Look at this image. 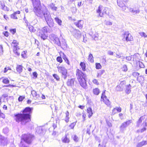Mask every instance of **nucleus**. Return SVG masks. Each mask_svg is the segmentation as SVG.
<instances>
[{"instance_id": "1", "label": "nucleus", "mask_w": 147, "mask_h": 147, "mask_svg": "<svg viewBox=\"0 0 147 147\" xmlns=\"http://www.w3.org/2000/svg\"><path fill=\"white\" fill-rule=\"evenodd\" d=\"M34 11L36 15L41 18H44L49 26L51 28L54 26V23L50 12L45 7L40 9L38 6H34Z\"/></svg>"}, {"instance_id": "2", "label": "nucleus", "mask_w": 147, "mask_h": 147, "mask_svg": "<svg viewBox=\"0 0 147 147\" xmlns=\"http://www.w3.org/2000/svg\"><path fill=\"white\" fill-rule=\"evenodd\" d=\"M33 108L26 107L20 113L15 115V120L16 122L20 123L21 125H24L31 121L30 117Z\"/></svg>"}, {"instance_id": "3", "label": "nucleus", "mask_w": 147, "mask_h": 147, "mask_svg": "<svg viewBox=\"0 0 147 147\" xmlns=\"http://www.w3.org/2000/svg\"><path fill=\"white\" fill-rule=\"evenodd\" d=\"M76 75L80 85L84 88L86 89V76L82 71L78 69L76 70Z\"/></svg>"}, {"instance_id": "4", "label": "nucleus", "mask_w": 147, "mask_h": 147, "mask_svg": "<svg viewBox=\"0 0 147 147\" xmlns=\"http://www.w3.org/2000/svg\"><path fill=\"white\" fill-rule=\"evenodd\" d=\"M34 138L33 135L30 134H27L23 135L21 139L25 143L29 144L31 143Z\"/></svg>"}, {"instance_id": "5", "label": "nucleus", "mask_w": 147, "mask_h": 147, "mask_svg": "<svg viewBox=\"0 0 147 147\" xmlns=\"http://www.w3.org/2000/svg\"><path fill=\"white\" fill-rule=\"evenodd\" d=\"M38 31L39 33V36L43 40H45L47 37V28L44 27L41 30H39Z\"/></svg>"}, {"instance_id": "6", "label": "nucleus", "mask_w": 147, "mask_h": 147, "mask_svg": "<svg viewBox=\"0 0 147 147\" xmlns=\"http://www.w3.org/2000/svg\"><path fill=\"white\" fill-rule=\"evenodd\" d=\"M50 41L51 43L57 45H60L59 40L57 36L54 34H52L49 35Z\"/></svg>"}, {"instance_id": "7", "label": "nucleus", "mask_w": 147, "mask_h": 147, "mask_svg": "<svg viewBox=\"0 0 147 147\" xmlns=\"http://www.w3.org/2000/svg\"><path fill=\"white\" fill-rule=\"evenodd\" d=\"M132 122L131 120H129L121 123L119 127L120 131L123 133L126 129L127 127Z\"/></svg>"}, {"instance_id": "8", "label": "nucleus", "mask_w": 147, "mask_h": 147, "mask_svg": "<svg viewBox=\"0 0 147 147\" xmlns=\"http://www.w3.org/2000/svg\"><path fill=\"white\" fill-rule=\"evenodd\" d=\"M57 68L58 69V71L61 73L62 77L64 79H65L67 76V70L64 67L59 66H58Z\"/></svg>"}, {"instance_id": "9", "label": "nucleus", "mask_w": 147, "mask_h": 147, "mask_svg": "<svg viewBox=\"0 0 147 147\" xmlns=\"http://www.w3.org/2000/svg\"><path fill=\"white\" fill-rule=\"evenodd\" d=\"M103 9L102 7V6L100 5L97 10V13H99L100 16L103 17L105 14L107 10H108V8L105 7L102 11Z\"/></svg>"}, {"instance_id": "10", "label": "nucleus", "mask_w": 147, "mask_h": 147, "mask_svg": "<svg viewBox=\"0 0 147 147\" xmlns=\"http://www.w3.org/2000/svg\"><path fill=\"white\" fill-rule=\"evenodd\" d=\"M123 39H125L127 41L132 40L133 37L128 31L125 32L123 33Z\"/></svg>"}, {"instance_id": "11", "label": "nucleus", "mask_w": 147, "mask_h": 147, "mask_svg": "<svg viewBox=\"0 0 147 147\" xmlns=\"http://www.w3.org/2000/svg\"><path fill=\"white\" fill-rule=\"evenodd\" d=\"M126 84L125 81H122L120 84L116 87V90L118 91H122L123 90Z\"/></svg>"}, {"instance_id": "12", "label": "nucleus", "mask_w": 147, "mask_h": 147, "mask_svg": "<svg viewBox=\"0 0 147 147\" xmlns=\"http://www.w3.org/2000/svg\"><path fill=\"white\" fill-rule=\"evenodd\" d=\"M59 43L60 45H57L58 46H60L61 48L64 50H66L67 48V45L65 41V40L61 38L59 40Z\"/></svg>"}, {"instance_id": "13", "label": "nucleus", "mask_w": 147, "mask_h": 147, "mask_svg": "<svg viewBox=\"0 0 147 147\" xmlns=\"http://www.w3.org/2000/svg\"><path fill=\"white\" fill-rule=\"evenodd\" d=\"M8 140L7 138L0 136V145L1 146H4L7 144Z\"/></svg>"}, {"instance_id": "14", "label": "nucleus", "mask_w": 147, "mask_h": 147, "mask_svg": "<svg viewBox=\"0 0 147 147\" xmlns=\"http://www.w3.org/2000/svg\"><path fill=\"white\" fill-rule=\"evenodd\" d=\"M73 36L76 38H80L81 36V34L80 32L78 30H74L72 33Z\"/></svg>"}, {"instance_id": "15", "label": "nucleus", "mask_w": 147, "mask_h": 147, "mask_svg": "<svg viewBox=\"0 0 147 147\" xmlns=\"http://www.w3.org/2000/svg\"><path fill=\"white\" fill-rule=\"evenodd\" d=\"M118 5L122 8V10L125 11L126 7L124 3H123L122 0H117Z\"/></svg>"}, {"instance_id": "16", "label": "nucleus", "mask_w": 147, "mask_h": 147, "mask_svg": "<svg viewBox=\"0 0 147 147\" xmlns=\"http://www.w3.org/2000/svg\"><path fill=\"white\" fill-rule=\"evenodd\" d=\"M146 116L145 115L141 116L139 119H141V121L143 122L142 124V125L143 126H147V123L146 122Z\"/></svg>"}, {"instance_id": "17", "label": "nucleus", "mask_w": 147, "mask_h": 147, "mask_svg": "<svg viewBox=\"0 0 147 147\" xmlns=\"http://www.w3.org/2000/svg\"><path fill=\"white\" fill-rule=\"evenodd\" d=\"M84 24L83 21L80 20L74 22V24L80 29H81L83 27Z\"/></svg>"}, {"instance_id": "18", "label": "nucleus", "mask_w": 147, "mask_h": 147, "mask_svg": "<svg viewBox=\"0 0 147 147\" xmlns=\"http://www.w3.org/2000/svg\"><path fill=\"white\" fill-rule=\"evenodd\" d=\"M48 7L52 11H56L57 7L55 6V5L53 3H51L48 5Z\"/></svg>"}, {"instance_id": "19", "label": "nucleus", "mask_w": 147, "mask_h": 147, "mask_svg": "<svg viewBox=\"0 0 147 147\" xmlns=\"http://www.w3.org/2000/svg\"><path fill=\"white\" fill-rule=\"evenodd\" d=\"M74 81L75 79H68L66 84L68 86L72 87L74 85Z\"/></svg>"}, {"instance_id": "20", "label": "nucleus", "mask_w": 147, "mask_h": 147, "mask_svg": "<svg viewBox=\"0 0 147 147\" xmlns=\"http://www.w3.org/2000/svg\"><path fill=\"white\" fill-rule=\"evenodd\" d=\"M131 86L129 84L126 86V89L125 90V92L127 94H129L131 92Z\"/></svg>"}, {"instance_id": "21", "label": "nucleus", "mask_w": 147, "mask_h": 147, "mask_svg": "<svg viewBox=\"0 0 147 147\" xmlns=\"http://www.w3.org/2000/svg\"><path fill=\"white\" fill-rule=\"evenodd\" d=\"M102 99H103V101L107 106L108 107L110 105V102L109 99L107 98V96H105V97L103 98Z\"/></svg>"}, {"instance_id": "22", "label": "nucleus", "mask_w": 147, "mask_h": 147, "mask_svg": "<svg viewBox=\"0 0 147 147\" xmlns=\"http://www.w3.org/2000/svg\"><path fill=\"white\" fill-rule=\"evenodd\" d=\"M146 144H147V141H143L138 143L136 145V147H142L143 146Z\"/></svg>"}, {"instance_id": "23", "label": "nucleus", "mask_w": 147, "mask_h": 147, "mask_svg": "<svg viewBox=\"0 0 147 147\" xmlns=\"http://www.w3.org/2000/svg\"><path fill=\"white\" fill-rule=\"evenodd\" d=\"M87 112L88 114V117L90 118L93 114V111L91 107H89L87 109Z\"/></svg>"}, {"instance_id": "24", "label": "nucleus", "mask_w": 147, "mask_h": 147, "mask_svg": "<svg viewBox=\"0 0 147 147\" xmlns=\"http://www.w3.org/2000/svg\"><path fill=\"white\" fill-rule=\"evenodd\" d=\"M19 49L20 48L19 47L13 48V52L16 55H17L18 56H19L20 55V53L18 52V50H19Z\"/></svg>"}, {"instance_id": "25", "label": "nucleus", "mask_w": 147, "mask_h": 147, "mask_svg": "<svg viewBox=\"0 0 147 147\" xmlns=\"http://www.w3.org/2000/svg\"><path fill=\"white\" fill-rule=\"evenodd\" d=\"M23 66L20 65H18L16 67L17 71L19 73L22 72L23 70Z\"/></svg>"}, {"instance_id": "26", "label": "nucleus", "mask_w": 147, "mask_h": 147, "mask_svg": "<svg viewBox=\"0 0 147 147\" xmlns=\"http://www.w3.org/2000/svg\"><path fill=\"white\" fill-rule=\"evenodd\" d=\"M66 116L65 118V120L66 123H67L69 121V113L68 111H67L66 113Z\"/></svg>"}, {"instance_id": "27", "label": "nucleus", "mask_w": 147, "mask_h": 147, "mask_svg": "<svg viewBox=\"0 0 147 147\" xmlns=\"http://www.w3.org/2000/svg\"><path fill=\"white\" fill-rule=\"evenodd\" d=\"M129 10L130 11L135 14L138 13L140 12V10L138 9L137 10H135L133 8H130Z\"/></svg>"}, {"instance_id": "28", "label": "nucleus", "mask_w": 147, "mask_h": 147, "mask_svg": "<svg viewBox=\"0 0 147 147\" xmlns=\"http://www.w3.org/2000/svg\"><path fill=\"white\" fill-rule=\"evenodd\" d=\"M144 78L142 76H138L137 78V80L140 83H142L144 81Z\"/></svg>"}, {"instance_id": "29", "label": "nucleus", "mask_w": 147, "mask_h": 147, "mask_svg": "<svg viewBox=\"0 0 147 147\" xmlns=\"http://www.w3.org/2000/svg\"><path fill=\"white\" fill-rule=\"evenodd\" d=\"M18 43L17 42L16 40H13L11 44V46L13 47V48L16 47H18Z\"/></svg>"}, {"instance_id": "30", "label": "nucleus", "mask_w": 147, "mask_h": 147, "mask_svg": "<svg viewBox=\"0 0 147 147\" xmlns=\"http://www.w3.org/2000/svg\"><path fill=\"white\" fill-rule=\"evenodd\" d=\"M23 140H21L20 144L19 145V147H27V146L26 145L25 143L23 142Z\"/></svg>"}, {"instance_id": "31", "label": "nucleus", "mask_w": 147, "mask_h": 147, "mask_svg": "<svg viewBox=\"0 0 147 147\" xmlns=\"http://www.w3.org/2000/svg\"><path fill=\"white\" fill-rule=\"evenodd\" d=\"M93 92L94 94L98 95L99 93L100 90L98 88H95L93 89Z\"/></svg>"}, {"instance_id": "32", "label": "nucleus", "mask_w": 147, "mask_h": 147, "mask_svg": "<svg viewBox=\"0 0 147 147\" xmlns=\"http://www.w3.org/2000/svg\"><path fill=\"white\" fill-rule=\"evenodd\" d=\"M88 60L89 61H90L91 63H92L94 62L93 56L92 54H90L89 55L88 58Z\"/></svg>"}, {"instance_id": "33", "label": "nucleus", "mask_w": 147, "mask_h": 147, "mask_svg": "<svg viewBox=\"0 0 147 147\" xmlns=\"http://www.w3.org/2000/svg\"><path fill=\"white\" fill-rule=\"evenodd\" d=\"M80 65L81 66L82 70L83 71H86V65L85 64L84 62H81L80 63Z\"/></svg>"}, {"instance_id": "34", "label": "nucleus", "mask_w": 147, "mask_h": 147, "mask_svg": "<svg viewBox=\"0 0 147 147\" xmlns=\"http://www.w3.org/2000/svg\"><path fill=\"white\" fill-rule=\"evenodd\" d=\"M55 21L59 25H61L62 21L61 20L57 17L55 18Z\"/></svg>"}, {"instance_id": "35", "label": "nucleus", "mask_w": 147, "mask_h": 147, "mask_svg": "<svg viewBox=\"0 0 147 147\" xmlns=\"http://www.w3.org/2000/svg\"><path fill=\"white\" fill-rule=\"evenodd\" d=\"M28 28L30 31L32 32H34L36 31V30L34 29V27L32 26H29Z\"/></svg>"}, {"instance_id": "36", "label": "nucleus", "mask_w": 147, "mask_h": 147, "mask_svg": "<svg viewBox=\"0 0 147 147\" xmlns=\"http://www.w3.org/2000/svg\"><path fill=\"white\" fill-rule=\"evenodd\" d=\"M32 94L33 95V96H35L36 98H38L39 96V95L37 94L36 92L35 91H32Z\"/></svg>"}, {"instance_id": "37", "label": "nucleus", "mask_w": 147, "mask_h": 147, "mask_svg": "<svg viewBox=\"0 0 147 147\" xmlns=\"http://www.w3.org/2000/svg\"><path fill=\"white\" fill-rule=\"evenodd\" d=\"M62 141L64 143H69V139L66 136L62 140Z\"/></svg>"}, {"instance_id": "38", "label": "nucleus", "mask_w": 147, "mask_h": 147, "mask_svg": "<svg viewBox=\"0 0 147 147\" xmlns=\"http://www.w3.org/2000/svg\"><path fill=\"white\" fill-rule=\"evenodd\" d=\"M3 82L5 84H8L9 83V81L7 78H4L3 80Z\"/></svg>"}, {"instance_id": "39", "label": "nucleus", "mask_w": 147, "mask_h": 147, "mask_svg": "<svg viewBox=\"0 0 147 147\" xmlns=\"http://www.w3.org/2000/svg\"><path fill=\"white\" fill-rule=\"evenodd\" d=\"M143 122L141 121V119H139L138 120L137 122L136 126L137 127H139L141 125V123Z\"/></svg>"}, {"instance_id": "40", "label": "nucleus", "mask_w": 147, "mask_h": 147, "mask_svg": "<svg viewBox=\"0 0 147 147\" xmlns=\"http://www.w3.org/2000/svg\"><path fill=\"white\" fill-rule=\"evenodd\" d=\"M11 17L14 19H18L16 15L14 13L13 14L11 15Z\"/></svg>"}, {"instance_id": "41", "label": "nucleus", "mask_w": 147, "mask_h": 147, "mask_svg": "<svg viewBox=\"0 0 147 147\" xmlns=\"http://www.w3.org/2000/svg\"><path fill=\"white\" fill-rule=\"evenodd\" d=\"M53 77L55 79L59 81L60 80V78L59 76L57 74H53Z\"/></svg>"}, {"instance_id": "42", "label": "nucleus", "mask_w": 147, "mask_h": 147, "mask_svg": "<svg viewBox=\"0 0 147 147\" xmlns=\"http://www.w3.org/2000/svg\"><path fill=\"white\" fill-rule=\"evenodd\" d=\"M9 129L7 127H5L3 129V132L5 134H7L9 132Z\"/></svg>"}, {"instance_id": "43", "label": "nucleus", "mask_w": 147, "mask_h": 147, "mask_svg": "<svg viewBox=\"0 0 147 147\" xmlns=\"http://www.w3.org/2000/svg\"><path fill=\"white\" fill-rule=\"evenodd\" d=\"M140 75L139 73L137 72H134L132 73V76H134L135 77H137L138 76Z\"/></svg>"}, {"instance_id": "44", "label": "nucleus", "mask_w": 147, "mask_h": 147, "mask_svg": "<svg viewBox=\"0 0 147 147\" xmlns=\"http://www.w3.org/2000/svg\"><path fill=\"white\" fill-rule=\"evenodd\" d=\"M73 138L74 141L75 142H77L78 141L79 139L78 137L76 135H74Z\"/></svg>"}, {"instance_id": "45", "label": "nucleus", "mask_w": 147, "mask_h": 147, "mask_svg": "<svg viewBox=\"0 0 147 147\" xmlns=\"http://www.w3.org/2000/svg\"><path fill=\"white\" fill-rule=\"evenodd\" d=\"M96 67L97 69H99L101 68V66L99 63H96Z\"/></svg>"}, {"instance_id": "46", "label": "nucleus", "mask_w": 147, "mask_h": 147, "mask_svg": "<svg viewBox=\"0 0 147 147\" xmlns=\"http://www.w3.org/2000/svg\"><path fill=\"white\" fill-rule=\"evenodd\" d=\"M121 109L120 107H116L113 109V111L116 110L118 112H120L121 111Z\"/></svg>"}, {"instance_id": "47", "label": "nucleus", "mask_w": 147, "mask_h": 147, "mask_svg": "<svg viewBox=\"0 0 147 147\" xmlns=\"http://www.w3.org/2000/svg\"><path fill=\"white\" fill-rule=\"evenodd\" d=\"M123 70L124 71H126L127 70V66L126 65H124L122 67Z\"/></svg>"}, {"instance_id": "48", "label": "nucleus", "mask_w": 147, "mask_h": 147, "mask_svg": "<svg viewBox=\"0 0 147 147\" xmlns=\"http://www.w3.org/2000/svg\"><path fill=\"white\" fill-rule=\"evenodd\" d=\"M24 98V96H20L18 98V100L19 102L22 101Z\"/></svg>"}, {"instance_id": "49", "label": "nucleus", "mask_w": 147, "mask_h": 147, "mask_svg": "<svg viewBox=\"0 0 147 147\" xmlns=\"http://www.w3.org/2000/svg\"><path fill=\"white\" fill-rule=\"evenodd\" d=\"M57 61L60 63L62 62V60L61 58L60 57H58L57 58Z\"/></svg>"}, {"instance_id": "50", "label": "nucleus", "mask_w": 147, "mask_h": 147, "mask_svg": "<svg viewBox=\"0 0 147 147\" xmlns=\"http://www.w3.org/2000/svg\"><path fill=\"white\" fill-rule=\"evenodd\" d=\"M105 24L107 25H111L112 24V23L109 21H105Z\"/></svg>"}, {"instance_id": "51", "label": "nucleus", "mask_w": 147, "mask_h": 147, "mask_svg": "<svg viewBox=\"0 0 147 147\" xmlns=\"http://www.w3.org/2000/svg\"><path fill=\"white\" fill-rule=\"evenodd\" d=\"M2 96V98H3V97L4 98H6V99L7 100H8V95L7 94H3V95H2V96Z\"/></svg>"}, {"instance_id": "52", "label": "nucleus", "mask_w": 147, "mask_h": 147, "mask_svg": "<svg viewBox=\"0 0 147 147\" xmlns=\"http://www.w3.org/2000/svg\"><path fill=\"white\" fill-rule=\"evenodd\" d=\"M140 34L142 36H144V37H147V35L144 32H141L140 33Z\"/></svg>"}, {"instance_id": "53", "label": "nucleus", "mask_w": 147, "mask_h": 147, "mask_svg": "<svg viewBox=\"0 0 147 147\" xmlns=\"http://www.w3.org/2000/svg\"><path fill=\"white\" fill-rule=\"evenodd\" d=\"M10 32L13 34H14L16 32V29H11L10 30Z\"/></svg>"}, {"instance_id": "54", "label": "nucleus", "mask_w": 147, "mask_h": 147, "mask_svg": "<svg viewBox=\"0 0 147 147\" xmlns=\"http://www.w3.org/2000/svg\"><path fill=\"white\" fill-rule=\"evenodd\" d=\"M76 125V123L74 122L71 123L70 125H69V127H71V129H73L74 128V127L75 125Z\"/></svg>"}, {"instance_id": "55", "label": "nucleus", "mask_w": 147, "mask_h": 147, "mask_svg": "<svg viewBox=\"0 0 147 147\" xmlns=\"http://www.w3.org/2000/svg\"><path fill=\"white\" fill-rule=\"evenodd\" d=\"M0 117L3 118H4L5 117V115L3 113L1 112V110L0 109Z\"/></svg>"}, {"instance_id": "56", "label": "nucleus", "mask_w": 147, "mask_h": 147, "mask_svg": "<svg viewBox=\"0 0 147 147\" xmlns=\"http://www.w3.org/2000/svg\"><path fill=\"white\" fill-rule=\"evenodd\" d=\"M113 52L109 50L107 52V54L109 55H113Z\"/></svg>"}, {"instance_id": "57", "label": "nucleus", "mask_w": 147, "mask_h": 147, "mask_svg": "<svg viewBox=\"0 0 147 147\" xmlns=\"http://www.w3.org/2000/svg\"><path fill=\"white\" fill-rule=\"evenodd\" d=\"M139 65L141 68H144L145 67L144 65L142 62H139Z\"/></svg>"}, {"instance_id": "58", "label": "nucleus", "mask_w": 147, "mask_h": 147, "mask_svg": "<svg viewBox=\"0 0 147 147\" xmlns=\"http://www.w3.org/2000/svg\"><path fill=\"white\" fill-rule=\"evenodd\" d=\"M105 90H104V91H103L102 93V96L101 97V99H102L103 98H104V97H105V96H106L105 95Z\"/></svg>"}, {"instance_id": "59", "label": "nucleus", "mask_w": 147, "mask_h": 147, "mask_svg": "<svg viewBox=\"0 0 147 147\" xmlns=\"http://www.w3.org/2000/svg\"><path fill=\"white\" fill-rule=\"evenodd\" d=\"M143 127H144L143 128H142V129H141L140 130V132L141 133H142L143 132H144V131L146 130V127H145V126H143Z\"/></svg>"}, {"instance_id": "60", "label": "nucleus", "mask_w": 147, "mask_h": 147, "mask_svg": "<svg viewBox=\"0 0 147 147\" xmlns=\"http://www.w3.org/2000/svg\"><path fill=\"white\" fill-rule=\"evenodd\" d=\"M93 83L96 84H98V81L97 80L94 79L92 81Z\"/></svg>"}, {"instance_id": "61", "label": "nucleus", "mask_w": 147, "mask_h": 147, "mask_svg": "<svg viewBox=\"0 0 147 147\" xmlns=\"http://www.w3.org/2000/svg\"><path fill=\"white\" fill-rule=\"evenodd\" d=\"M4 35L6 37H8L9 36V33L7 31H6L3 33Z\"/></svg>"}, {"instance_id": "62", "label": "nucleus", "mask_w": 147, "mask_h": 147, "mask_svg": "<svg viewBox=\"0 0 147 147\" xmlns=\"http://www.w3.org/2000/svg\"><path fill=\"white\" fill-rule=\"evenodd\" d=\"M121 53H119L118 54L116 53V57L117 58H119L121 57Z\"/></svg>"}, {"instance_id": "63", "label": "nucleus", "mask_w": 147, "mask_h": 147, "mask_svg": "<svg viewBox=\"0 0 147 147\" xmlns=\"http://www.w3.org/2000/svg\"><path fill=\"white\" fill-rule=\"evenodd\" d=\"M86 117V115L84 114H83V115H82V118L83 119V122H84L85 121V118Z\"/></svg>"}, {"instance_id": "64", "label": "nucleus", "mask_w": 147, "mask_h": 147, "mask_svg": "<svg viewBox=\"0 0 147 147\" xmlns=\"http://www.w3.org/2000/svg\"><path fill=\"white\" fill-rule=\"evenodd\" d=\"M33 75L34 77L37 78L38 75L36 72H34L33 73Z\"/></svg>"}]
</instances>
